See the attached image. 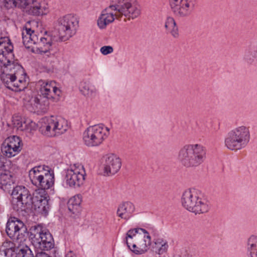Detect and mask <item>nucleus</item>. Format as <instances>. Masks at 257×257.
<instances>
[{
  "mask_svg": "<svg viewBox=\"0 0 257 257\" xmlns=\"http://www.w3.org/2000/svg\"><path fill=\"white\" fill-rule=\"evenodd\" d=\"M78 23L76 17L72 14L59 18L58 35L47 31L37 34L26 25L22 32L23 44L27 49L31 48V51L36 54L42 55L50 53L55 43L66 41L76 34Z\"/></svg>",
  "mask_w": 257,
  "mask_h": 257,
  "instance_id": "obj_1",
  "label": "nucleus"
},
{
  "mask_svg": "<svg viewBox=\"0 0 257 257\" xmlns=\"http://www.w3.org/2000/svg\"><path fill=\"white\" fill-rule=\"evenodd\" d=\"M13 49V45L8 37L0 39V62L4 67L1 80L9 89L20 92L27 88L28 83L24 78L17 79L15 69L24 72L21 65H16L14 63Z\"/></svg>",
  "mask_w": 257,
  "mask_h": 257,
  "instance_id": "obj_2",
  "label": "nucleus"
},
{
  "mask_svg": "<svg viewBox=\"0 0 257 257\" xmlns=\"http://www.w3.org/2000/svg\"><path fill=\"white\" fill-rule=\"evenodd\" d=\"M39 84L40 87L37 94L32 96L25 106L30 112L41 114L47 111L51 102L59 100L61 91L54 81L40 80Z\"/></svg>",
  "mask_w": 257,
  "mask_h": 257,
  "instance_id": "obj_3",
  "label": "nucleus"
},
{
  "mask_svg": "<svg viewBox=\"0 0 257 257\" xmlns=\"http://www.w3.org/2000/svg\"><path fill=\"white\" fill-rule=\"evenodd\" d=\"M150 234H158V231L153 227L146 230L142 228L130 229L126 233L124 241L128 248L136 254H142L149 249L152 239Z\"/></svg>",
  "mask_w": 257,
  "mask_h": 257,
  "instance_id": "obj_4",
  "label": "nucleus"
},
{
  "mask_svg": "<svg viewBox=\"0 0 257 257\" xmlns=\"http://www.w3.org/2000/svg\"><path fill=\"white\" fill-rule=\"evenodd\" d=\"M181 203L184 208L195 214L206 213L210 208V203L205 195L201 191L195 188L183 192Z\"/></svg>",
  "mask_w": 257,
  "mask_h": 257,
  "instance_id": "obj_5",
  "label": "nucleus"
},
{
  "mask_svg": "<svg viewBox=\"0 0 257 257\" xmlns=\"http://www.w3.org/2000/svg\"><path fill=\"white\" fill-rule=\"evenodd\" d=\"M206 158V149L199 144L184 145L180 149L178 155L180 163L187 168L199 166Z\"/></svg>",
  "mask_w": 257,
  "mask_h": 257,
  "instance_id": "obj_6",
  "label": "nucleus"
},
{
  "mask_svg": "<svg viewBox=\"0 0 257 257\" xmlns=\"http://www.w3.org/2000/svg\"><path fill=\"white\" fill-rule=\"evenodd\" d=\"M250 138L248 127L245 125L237 126L227 133L224 139L225 146L231 151L240 150L247 145Z\"/></svg>",
  "mask_w": 257,
  "mask_h": 257,
  "instance_id": "obj_7",
  "label": "nucleus"
},
{
  "mask_svg": "<svg viewBox=\"0 0 257 257\" xmlns=\"http://www.w3.org/2000/svg\"><path fill=\"white\" fill-rule=\"evenodd\" d=\"M29 176L32 183L42 190L52 187L55 181L54 171L48 166H38L33 168Z\"/></svg>",
  "mask_w": 257,
  "mask_h": 257,
  "instance_id": "obj_8",
  "label": "nucleus"
},
{
  "mask_svg": "<svg viewBox=\"0 0 257 257\" xmlns=\"http://www.w3.org/2000/svg\"><path fill=\"white\" fill-rule=\"evenodd\" d=\"M110 135V128L103 123L88 127L83 133V141L88 147H97L102 145Z\"/></svg>",
  "mask_w": 257,
  "mask_h": 257,
  "instance_id": "obj_9",
  "label": "nucleus"
},
{
  "mask_svg": "<svg viewBox=\"0 0 257 257\" xmlns=\"http://www.w3.org/2000/svg\"><path fill=\"white\" fill-rule=\"evenodd\" d=\"M12 205L18 212L28 213L31 209L33 197L29 190L23 186L14 187L12 193Z\"/></svg>",
  "mask_w": 257,
  "mask_h": 257,
  "instance_id": "obj_10",
  "label": "nucleus"
},
{
  "mask_svg": "<svg viewBox=\"0 0 257 257\" xmlns=\"http://www.w3.org/2000/svg\"><path fill=\"white\" fill-rule=\"evenodd\" d=\"M112 2L110 6L118 17L135 19L141 14L140 6L137 0H112Z\"/></svg>",
  "mask_w": 257,
  "mask_h": 257,
  "instance_id": "obj_11",
  "label": "nucleus"
},
{
  "mask_svg": "<svg viewBox=\"0 0 257 257\" xmlns=\"http://www.w3.org/2000/svg\"><path fill=\"white\" fill-rule=\"evenodd\" d=\"M44 122L41 127L42 133L50 137L63 134L68 128L67 120L60 116H51L46 118Z\"/></svg>",
  "mask_w": 257,
  "mask_h": 257,
  "instance_id": "obj_12",
  "label": "nucleus"
},
{
  "mask_svg": "<svg viewBox=\"0 0 257 257\" xmlns=\"http://www.w3.org/2000/svg\"><path fill=\"white\" fill-rule=\"evenodd\" d=\"M29 238L32 242L38 244L43 250H49L54 247V240L51 234L40 225L31 228Z\"/></svg>",
  "mask_w": 257,
  "mask_h": 257,
  "instance_id": "obj_13",
  "label": "nucleus"
},
{
  "mask_svg": "<svg viewBox=\"0 0 257 257\" xmlns=\"http://www.w3.org/2000/svg\"><path fill=\"white\" fill-rule=\"evenodd\" d=\"M86 173L83 165L75 164L65 172L64 182L66 187H79L85 179Z\"/></svg>",
  "mask_w": 257,
  "mask_h": 257,
  "instance_id": "obj_14",
  "label": "nucleus"
},
{
  "mask_svg": "<svg viewBox=\"0 0 257 257\" xmlns=\"http://www.w3.org/2000/svg\"><path fill=\"white\" fill-rule=\"evenodd\" d=\"M172 11L179 18H186L194 11L196 0H169Z\"/></svg>",
  "mask_w": 257,
  "mask_h": 257,
  "instance_id": "obj_15",
  "label": "nucleus"
},
{
  "mask_svg": "<svg viewBox=\"0 0 257 257\" xmlns=\"http://www.w3.org/2000/svg\"><path fill=\"white\" fill-rule=\"evenodd\" d=\"M22 149V143L20 137L13 136L7 138L1 146L3 155L12 158L18 155Z\"/></svg>",
  "mask_w": 257,
  "mask_h": 257,
  "instance_id": "obj_16",
  "label": "nucleus"
},
{
  "mask_svg": "<svg viewBox=\"0 0 257 257\" xmlns=\"http://www.w3.org/2000/svg\"><path fill=\"white\" fill-rule=\"evenodd\" d=\"M27 228L22 221L17 217H10L7 223L6 231L8 235L14 239H19L23 232H25Z\"/></svg>",
  "mask_w": 257,
  "mask_h": 257,
  "instance_id": "obj_17",
  "label": "nucleus"
},
{
  "mask_svg": "<svg viewBox=\"0 0 257 257\" xmlns=\"http://www.w3.org/2000/svg\"><path fill=\"white\" fill-rule=\"evenodd\" d=\"M104 173L109 176L117 173L121 168V162L119 157L114 154H107L104 156Z\"/></svg>",
  "mask_w": 257,
  "mask_h": 257,
  "instance_id": "obj_18",
  "label": "nucleus"
},
{
  "mask_svg": "<svg viewBox=\"0 0 257 257\" xmlns=\"http://www.w3.org/2000/svg\"><path fill=\"white\" fill-rule=\"evenodd\" d=\"M118 17L110 6L102 11L98 18L97 25L100 30L105 29L108 25Z\"/></svg>",
  "mask_w": 257,
  "mask_h": 257,
  "instance_id": "obj_19",
  "label": "nucleus"
},
{
  "mask_svg": "<svg viewBox=\"0 0 257 257\" xmlns=\"http://www.w3.org/2000/svg\"><path fill=\"white\" fill-rule=\"evenodd\" d=\"M243 60L248 65H257V39L250 42L244 50Z\"/></svg>",
  "mask_w": 257,
  "mask_h": 257,
  "instance_id": "obj_20",
  "label": "nucleus"
},
{
  "mask_svg": "<svg viewBox=\"0 0 257 257\" xmlns=\"http://www.w3.org/2000/svg\"><path fill=\"white\" fill-rule=\"evenodd\" d=\"M32 202L31 209L33 208L37 213L44 216L48 214L50 206L47 197L36 196L33 198Z\"/></svg>",
  "mask_w": 257,
  "mask_h": 257,
  "instance_id": "obj_21",
  "label": "nucleus"
},
{
  "mask_svg": "<svg viewBox=\"0 0 257 257\" xmlns=\"http://www.w3.org/2000/svg\"><path fill=\"white\" fill-rule=\"evenodd\" d=\"M29 14L34 16L46 15L49 12L48 5L42 0H30Z\"/></svg>",
  "mask_w": 257,
  "mask_h": 257,
  "instance_id": "obj_22",
  "label": "nucleus"
},
{
  "mask_svg": "<svg viewBox=\"0 0 257 257\" xmlns=\"http://www.w3.org/2000/svg\"><path fill=\"white\" fill-rule=\"evenodd\" d=\"M135 210V206L133 202L124 201L118 205L116 214L121 219L128 220L133 216Z\"/></svg>",
  "mask_w": 257,
  "mask_h": 257,
  "instance_id": "obj_23",
  "label": "nucleus"
},
{
  "mask_svg": "<svg viewBox=\"0 0 257 257\" xmlns=\"http://www.w3.org/2000/svg\"><path fill=\"white\" fill-rule=\"evenodd\" d=\"M5 160L4 157L0 155V181L2 188L4 186H11L15 182V179L11 172L7 169Z\"/></svg>",
  "mask_w": 257,
  "mask_h": 257,
  "instance_id": "obj_24",
  "label": "nucleus"
},
{
  "mask_svg": "<svg viewBox=\"0 0 257 257\" xmlns=\"http://www.w3.org/2000/svg\"><path fill=\"white\" fill-rule=\"evenodd\" d=\"M13 121L14 125L20 131L31 132L35 130L37 125L36 123L30 119H22L20 116L13 117Z\"/></svg>",
  "mask_w": 257,
  "mask_h": 257,
  "instance_id": "obj_25",
  "label": "nucleus"
},
{
  "mask_svg": "<svg viewBox=\"0 0 257 257\" xmlns=\"http://www.w3.org/2000/svg\"><path fill=\"white\" fill-rule=\"evenodd\" d=\"M152 247L156 254L165 255L167 253L169 244L167 240L163 237H157L153 239Z\"/></svg>",
  "mask_w": 257,
  "mask_h": 257,
  "instance_id": "obj_26",
  "label": "nucleus"
},
{
  "mask_svg": "<svg viewBox=\"0 0 257 257\" xmlns=\"http://www.w3.org/2000/svg\"><path fill=\"white\" fill-rule=\"evenodd\" d=\"M165 28L167 33L175 39H177L179 37L178 27L177 25L175 20L172 17H168L165 21Z\"/></svg>",
  "mask_w": 257,
  "mask_h": 257,
  "instance_id": "obj_27",
  "label": "nucleus"
},
{
  "mask_svg": "<svg viewBox=\"0 0 257 257\" xmlns=\"http://www.w3.org/2000/svg\"><path fill=\"white\" fill-rule=\"evenodd\" d=\"M82 198L80 195H76L71 197L67 203L68 210L73 214H77L81 210Z\"/></svg>",
  "mask_w": 257,
  "mask_h": 257,
  "instance_id": "obj_28",
  "label": "nucleus"
},
{
  "mask_svg": "<svg viewBox=\"0 0 257 257\" xmlns=\"http://www.w3.org/2000/svg\"><path fill=\"white\" fill-rule=\"evenodd\" d=\"M246 250L249 257H257V236L251 235L248 238Z\"/></svg>",
  "mask_w": 257,
  "mask_h": 257,
  "instance_id": "obj_29",
  "label": "nucleus"
},
{
  "mask_svg": "<svg viewBox=\"0 0 257 257\" xmlns=\"http://www.w3.org/2000/svg\"><path fill=\"white\" fill-rule=\"evenodd\" d=\"M14 251L15 245L11 241H4L0 248V254L6 257L12 256Z\"/></svg>",
  "mask_w": 257,
  "mask_h": 257,
  "instance_id": "obj_30",
  "label": "nucleus"
},
{
  "mask_svg": "<svg viewBox=\"0 0 257 257\" xmlns=\"http://www.w3.org/2000/svg\"><path fill=\"white\" fill-rule=\"evenodd\" d=\"M79 87L80 91L85 96L92 97L96 94L95 88L86 81L81 82Z\"/></svg>",
  "mask_w": 257,
  "mask_h": 257,
  "instance_id": "obj_31",
  "label": "nucleus"
},
{
  "mask_svg": "<svg viewBox=\"0 0 257 257\" xmlns=\"http://www.w3.org/2000/svg\"><path fill=\"white\" fill-rule=\"evenodd\" d=\"M16 257H34L32 250L27 246H22L18 248Z\"/></svg>",
  "mask_w": 257,
  "mask_h": 257,
  "instance_id": "obj_32",
  "label": "nucleus"
},
{
  "mask_svg": "<svg viewBox=\"0 0 257 257\" xmlns=\"http://www.w3.org/2000/svg\"><path fill=\"white\" fill-rule=\"evenodd\" d=\"M100 52L104 55H106L113 52V49L110 46H104L100 49Z\"/></svg>",
  "mask_w": 257,
  "mask_h": 257,
  "instance_id": "obj_33",
  "label": "nucleus"
},
{
  "mask_svg": "<svg viewBox=\"0 0 257 257\" xmlns=\"http://www.w3.org/2000/svg\"><path fill=\"white\" fill-rule=\"evenodd\" d=\"M15 7L25 8L29 6L30 0H15Z\"/></svg>",
  "mask_w": 257,
  "mask_h": 257,
  "instance_id": "obj_34",
  "label": "nucleus"
},
{
  "mask_svg": "<svg viewBox=\"0 0 257 257\" xmlns=\"http://www.w3.org/2000/svg\"><path fill=\"white\" fill-rule=\"evenodd\" d=\"M15 0H2V3L7 9L15 7Z\"/></svg>",
  "mask_w": 257,
  "mask_h": 257,
  "instance_id": "obj_35",
  "label": "nucleus"
},
{
  "mask_svg": "<svg viewBox=\"0 0 257 257\" xmlns=\"http://www.w3.org/2000/svg\"><path fill=\"white\" fill-rule=\"evenodd\" d=\"M36 257H50L48 254L43 252H39L36 254Z\"/></svg>",
  "mask_w": 257,
  "mask_h": 257,
  "instance_id": "obj_36",
  "label": "nucleus"
},
{
  "mask_svg": "<svg viewBox=\"0 0 257 257\" xmlns=\"http://www.w3.org/2000/svg\"><path fill=\"white\" fill-rule=\"evenodd\" d=\"M65 257H76V255L72 251H69L66 254Z\"/></svg>",
  "mask_w": 257,
  "mask_h": 257,
  "instance_id": "obj_37",
  "label": "nucleus"
},
{
  "mask_svg": "<svg viewBox=\"0 0 257 257\" xmlns=\"http://www.w3.org/2000/svg\"><path fill=\"white\" fill-rule=\"evenodd\" d=\"M4 65H3V66H2V67L0 68V77H1V75H2V73L4 72Z\"/></svg>",
  "mask_w": 257,
  "mask_h": 257,
  "instance_id": "obj_38",
  "label": "nucleus"
},
{
  "mask_svg": "<svg viewBox=\"0 0 257 257\" xmlns=\"http://www.w3.org/2000/svg\"><path fill=\"white\" fill-rule=\"evenodd\" d=\"M173 257H181V256L179 254H175L174 255Z\"/></svg>",
  "mask_w": 257,
  "mask_h": 257,
  "instance_id": "obj_39",
  "label": "nucleus"
}]
</instances>
